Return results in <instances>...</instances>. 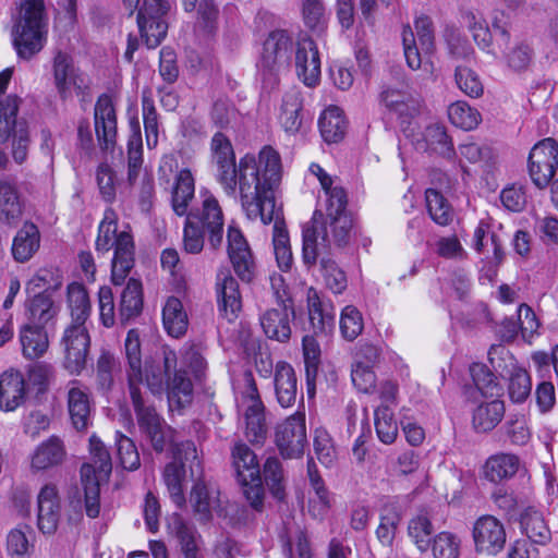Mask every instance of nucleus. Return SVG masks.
Wrapping results in <instances>:
<instances>
[{"label": "nucleus", "mask_w": 558, "mask_h": 558, "mask_svg": "<svg viewBox=\"0 0 558 558\" xmlns=\"http://www.w3.org/2000/svg\"><path fill=\"white\" fill-rule=\"evenodd\" d=\"M260 163L265 167L263 183L258 180V168L251 157L242 159L240 198L242 208L250 220L264 225L274 222L272 245L278 267L287 271L291 268L293 257L290 238L281 213L276 208L274 189L281 180V158L278 151L265 149L260 155Z\"/></svg>", "instance_id": "obj_1"}, {"label": "nucleus", "mask_w": 558, "mask_h": 558, "mask_svg": "<svg viewBox=\"0 0 558 558\" xmlns=\"http://www.w3.org/2000/svg\"><path fill=\"white\" fill-rule=\"evenodd\" d=\"M323 191L326 196V215L316 210L303 228L302 257L307 266L316 263L319 248L347 244L353 228L352 216L347 209L348 195L340 180Z\"/></svg>", "instance_id": "obj_2"}, {"label": "nucleus", "mask_w": 558, "mask_h": 558, "mask_svg": "<svg viewBox=\"0 0 558 558\" xmlns=\"http://www.w3.org/2000/svg\"><path fill=\"white\" fill-rule=\"evenodd\" d=\"M128 361V390L141 432L157 452H162L172 441L173 429L166 424L154 405L148 404L143 393V368L141 341L137 330L131 329L124 342Z\"/></svg>", "instance_id": "obj_3"}, {"label": "nucleus", "mask_w": 558, "mask_h": 558, "mask_svg": "<svg viewBox=\"0 0 558 558\" xmlns=\"http://www.w3.org/2000/svg\"><path fill=\"white\" fill-rule=\"evenodd\" d=\"M177 354L163 348L161 355L145 363L143 384L155 396L167 393L171 410H181L192 402L193 384L184 371H177Z\"/></svg>", "instance_id": "obj_4"}, {"label": "nucleus", "mask_w": 558, "mask_h": 558, "mask_svg": "<svg viewBox=\"0 0 558 558\" xmlns=\"http://www.w3.org/2000/svg\"><path fill=\"white\" fill-rule=\"evenodd\" d=\"M48 17L44 0H21L12 31L13 45L20 58L29 60L47 43Z\"/></svg>", "instance_id": "obj_5"}, {"label": "nucleus", "mask_w": 558, "mask_h": 558, "mask_svg": "<svg viewBox=\"0 0 558 558\" xmlns=\"http://www.w3.org/2000/svg\"><path fill=\"white\" fill-rule=\"evenodd\" d=\"M114 248L111 267V280L122 284L134 265V243L126 231L118 233V215L112 208H107L98 227L96 250L107 253Z\"/></svg>", "instance_id": "obj_6"}, {"label": "nucleus", "mask_w": 558, "mask_h": 558, "mask_svg": "<svg viewBox=\"0 0 558 558\" xmlns=\"http://www.w3.org/2000/svg\"><path fill=\"white\" fill-rule=\"evenodd\" d=\"M267 148L277 151L271 146H264L259 150L257 157L251 154H246L240 159L239 165H236L235 153L230 140L221 132L214 134L210 141V150L213 163L216 167V179L228 196L235 197L236 195V186L240 187L241 180V162L242 159L246 157L254 159L255 165L258 168L257 178L260 183H263L265 178V167L260 163V155Z\"/></svg>", "instance_id": "obj_7"}, {"label": "nucleus", "mask_w": 558, "mask_h": 558, "mask_svg": "<svg viewBox=\"0 0 558 558\" xmlns=\"http://www.w3.org/2000/svg\"><path fill=\"white\" fill-rule=\"evenodd\" d=\"M292 38L286 31L271 32L263 44L258 70L266 88H274L279 76L290 64Z\"/></svg>", "instance_id": "obj_8"}, {"label": "nucleus", "mask_w": 558, "mask_h": 558, "mask_svg": "<svg viewBox=\"0 0 558 558\" xmlns=\"http://www.w3.org/2000/svg\"><path fill=\"white\" fill-rule=\"evenodd\" d=\"M186 464L189 465L191 476L201 475V461L195 444L191 440L182 441L174 446L173 461L165 466L162 474L170 498L180 508L185 504L183 482L185 478Z\"/></svg>", "instance_id": "obj_9"}, {"label": "nucleus", "mask_w": 558, "mask_h": 558, "mask_svg": "<svg viewBox=\"0 0 558 558\" xmlns=\"http://www.w3.org/2000/svg\"><path fill=\"white\" fill-rule=\"evenodd\" d=\"M236 404L244 416L247 440L252 444H263L267 436L265 407L252 373H245L243 376Z\"/></svg>", "instance_id": "obj_10"}, {"label": "nucleus", "mask_w": 558, "mask_h": 558, "mask_svg": "<svg viewBox=\"0 0 558 558\" xmlns=\"http://www.w3.org/2000/svg\"><path fill=\"white\" fill-rule=\"evenodd\" d=\"M489 361L500 376L508 379V392L515 403L526 400L531 393L532 380L527 371L521 366L514 356L504 347H498L489 352Z\"/></svg>", "instance_id": "obj_11"}, {"label": "nucleus", "mask_w": 558, "mask_h": 558, "mask_svg": "<svg viewBox=\"0 0 558 558\" xmlns=\"http://www.w3.org/2000/svg\"><path fill=\"white\" fill-rule=\"evenodd\" d=\"M275 444L284 459H298L307 445L305 413L296 411L275 429Z\"/></svg>", "instance_id": "obj_12"}, {"label": "nucleus", "mask_w": 558, "mask_h": 558, "mask_svg": "<svg viewBox=\"0 0 558 558\" xmlns=\"http://www.w3.org/2000/svg\"><path fill=\"white\" fill-rule=\"evenodd\" d=\"M170 9L166 0H144L137 14V24L142 39L149 49L161 44L167 35L168 24L165 15Z\"/></svg>", "instance_id": "obj_13"}, {"label": "nucleus", "mask_w": 558, "mask_h": 558, "mask_svg": "<svg viewBox=\"0 0 558 558\" xmlns=\"http://www.w3.org/2000/svg\"><path fill=\"white\" fill-rule=\"evenodd\" d=\"M529 174L533 183L543 189L553 180L558 168V143L551 137L536 143L529 155Z\"/></svg>", "instance_id": "obj_14"}, {"label": "nucleus", "mask_w": 558, "mask_h": 558, "mask_svg": "<svg viewBox=\"0 0 558 558\" xmlns=\"http://www.w3.org/2000/svg\"><path fill=\"white\" fill-rule=\"evenodd\" d=\"M202 206L191 210L186 217L193 218L201 228L207 231L210 246L216 250L222 243L225 217L216 196L208 190L199 191Z\"/></svg>", "instance_id": "obj_15"}, {"label": "nucleus", "mask_w": 558, "mask_h": 558, "mask_svg": "<svg viewBox=\"0 0 558 558\" xmlns=\"http://www.w3.org/2000/svg\"><path fill=\"white\" fill-rule=\"evenodd\" d=\"M64 368L72 375H80L86 367L90 337L86 325H69L61 338Z\"/></svg>", "instance_id": "obj_16"}, {"label": "nucleus", "mask_w": 558, "mask_h": 558, "mask_svg": "<svg viewBox=\"0 0 558 558\" xmlns=\"http://www.w3.org/2000/svg\"><path fill=\"white\" fill-rule=\"evenodd\" d=\"M415 34L410 26L402 32L404 57L408 65L416 70L421 66V51L425 54L432 53L434 49V31L428 16H418L414 22Z\"/></svg>", "instance_id": "obj_17"}, {"label": "nucleus", "mask_w": 558, "mask_h": 558, "mask_svg": "<svg viewBox=\"0 0 558 558\" xmlns=\"http://www.w3.org/2000/svg\"><path fill=\"white\" fill-rule=\"evenodd\" d=\"M472 536L476 551L487 555H496L506 543L504 524L493 515L478 518L473 525Z\"/></svg>", "instance_id": "obj_18"}, {"label": "nucleus", "mask_w": 558, "mask_h": 558, "mask_svg": "<svg viewBox=\"0 0 558 558\" xmlns=\"http://www.w3.org/2000/svg\"><path fill=\"white\" fill-rule=\"evenodd\" d=\"M218 310L227 320H234L241 308L242 298L236 279L228 269H221L216 278Z\"/></svg>", "instance_id": "obj_19"}, {"label": "nucleus", "mask_w": 558, "mask_h": 558, "mask_svg": "<svg viewBox=\"0 0 558 558\" xmlns=\"http://www.w3.org/2000/svg\"><path fill=\"white\" fill-rule=\"evenodd\" d=\"M60 497L53 484H46L37 496V526L43 534H53L60 521Z\"/></svg>", "instance_id": "obj_20"}, {"label": "nucleus", "mask_w": 558, "mask_h": 558, "mask_svg": "<svg viewBox=\"0 0 558 558\" xmlns=\"http://www.w3.org/2000/svg\"><path fill=\"white\" fill-rule=\"evenodd\" d=\"M294 317L293 304H278L259 315V323L267 338L286 342L291 337V320Z\"/></svg>", "instance_id": "obj_21"}, {"label": "nucleus", "mask_w": 558, "mask_h": 558, "mask_svg": "<svg viewBox=\"0 0 558 558\" xmlns=\"http://www.w3.org/2000/svg\"><path fill=\"white\" fill-rule=\"evenodd\" d=\"M95 132L101 149L113 147L117 136V116L113 104L108 96L98 98L95 105Z\"/></svg>", "instance_id": "obj_22"}, {"label": "nucleus", "mask_w": 558, "mask_h": 558, "mask_svg": "<svg viewBox=\"0 0 558 558\" xmlns=\"http://www.w3.org/2000/svg\"><path fill=\"white\" fill-rule=\"evenodd\" d=\"M295 68L299 78L308 87L318 84L320 78V59L315 43L304 38L298 43Z\"/></svg>", "instance_id": "obj_23"}, {"label": "nucleus", "mask_w": 558, "mask_h": 558, "mask_svg": "<svg viewBox=\"0 0 558 558\" xmlns=\"http://www.w3.org/2000/svg\"><path fill=\"white\" fill-rule=\"evenodd\" d=\"M68 409L71 422L77 430L86 429L90 422L89 390L78 380L69 384Z\"/></svg>", "instance_id": "obj_24"}, {"label": "nucleus", "mask_w": 558, "mask_h": 558, "mask_svg": "<svg viewBox=\"0 0 558 558\" xmlns=\"http://www.w3.org/2000/svg\"><path fill=\"white\" fill-rule=\"evenodd\" d=\"M66 456L63 441L50 436L36 446L31 454V469L35 472L52 470L62 464Z\"/></svg>", "instance_id": "obj_25"}, {"label": "nucleus", "mask_w": 558, "mask_h": 558, "mask_svg": "<svg viewBox=\"0 0 558 558\" xmlns=\"http://www.w3.org/2000/svg\"><path fill=\"white\" fill-rule=\"evenodd\" d=\"M26 398V383L23 374L10 369L0 376V409L7 412L16 410Z\"/></svg>", "instance_id": "obj_26"}, {"label": "nucleus", "mask_w": 558, "mask_h": 558, "mask_svg": "<svg viewBox=\"0 0 558 558\" xmlns=\"http://www.w3.org/2000/svg\"><path fill=\"white\" fill-rule=\"evenodd\" d=\"M307 475L311 485L308 498V512L316 519H323L331 508L332 495L320 477L316 464L310 460Z\"/></svg>", "instance_id": "obj_27"}, {"label": "nucleus", "mask_w": 558, "mask_h": 558, "mask_svg": "<svg viewBox=\"0 0 558 558\" xmlns=\"http://www.w3.org/2000/svg\"><path fill=\"white\" fill-rule=\"evenodd\" d=\"M274 386L278 403L282 408H291L298 396V378L289 363L280 361L276 364Z\"/></svg>", "instance_id": "obj_28"}, {"label": "nucleus", "mask_w": 558, "mask_h": 558, "mask_svg": "<svg viewBox=\"0 0 558 558\" xmlns=\"http://www.w3.org/2000/svg\"><path fill=\"white\" fill-rule=\"evenodd\" d=\"M195 196V180L189 169H181L171 189V207L178 216H186Z\"/></svg>", "instance_id": "obj_29"}, {"label": "nucleus", "mask_w": 558, "mask_h": 558, "mask_svg": "<svg viewBox=\"0 0 558 558\" xmlns=\"http://www.w3.org/2000/svg\"><path fill=\"white\" fill-rule=\"evenodd\" d=\"M22 213L23 204L15 183L0 180V223L15 226Z\"/></svg>", "instance_id": "obj_30"}, {"label": "nucleus", "mask_w": 558, "mask_h": 558, "mask_svg": "<svg viewBox=\"0 0 558 558\" xmlns=\"http://www.w3.org/2000/svg\"><path fill=\"white\" fill-rule=\"evenodd\" d=\"M505 415V403L500 399L480 402L472 412V426L477 433L493 430Z\"/></svg>", "instance_id": "obj_31"}, {"label": "nucleus", "mask_w": 558, "mask_h": 558, "mask_svg": "<svg viewBox=\"0 0 558 558\" xmlns=\"http://www.w3.org/2000/svg\"><path fill=\"white\" fill-rule=\"evenodd\" d=\"M302 97L298 89L288 90L280 107L279 121L283 130L289 134H296L302 125Z\"/></svg>", "instance_id": "obj_32"}, {"label": "nucleus", "mask_w": 558, "mask_h": 558, "mask_svg": "<svg viewBox=\"0 0 558 558\" xmlns=\"http://www.w3.org/2000/svg\"><path fill=\"white\" fill-rule=\"evenodd\" d=\"M40 234L37 226L25 222L13 239L12 255L16 262L28 260L39 248Z\"/></svg>", "instance_id": "obj_33"}, {"label": "nucleus", "mask_w": 558, "mask_h": 558, "mask_svg": "<svg viewBox=\"0 0 558 558\" xmlns=\"http://www.w3.org/2000/svg\"><path fill=\"white\" fill-rule=\"evenodd\" d=\"M231 457L239 483H246L247 480L260 475L257 457L245 444H235L231 450Z\"/></svg>", "instance_id": "obj_34"}, {"label": "nucleus", "mask_w": 558, "mask_h": 558, "mask_svg": "<svg viewBox=\"0 0 558 558\" xmlns=\"http://www.w3.org/2000/svg\"><path fill=\"white\" fill-rule=\"evenodd\" d=\"M22 353L28 360H35L44 355L49 341L45 327L25 324L20 330Z\"/></svg>", "instance_id": "obj_35"}, {"label": "nucleus", "mask_w": 558, "mask_h": 558, "mask_svg": "<svg viewBox=\"0 0 558 558\" xmlns=\"http://www.w3.org/2000/svg\"><path fill=\"white\" fill-rule=\"evenodd\" d=\"M307 307L310 323L315 332H326L335 326L336 313L330 304L320 301L317 292L308 290Z\"/></svg>", "instance_id": "obj_36"}, {"label": "nucleus", "mask_w": 558, "mask_h": 558, "mask_svg": "<svg viewBox=\"0 0 558 558\" xmlns=\"http://www.w3.org/2000/svg\"><path fill=\"white\" fill-rule=\"evenodd\" d=\"M59 308L54 305L50 294L39 292L34 295L26 305L28 323L34 326L45 327L58 315Z\"/></svg>", "instance_id": "obj_37"}, {"label": "nucleus", "mask_w": 558, "mask_h": 558, "mask_svg": "<svg viewBox=\"0 0 558 558\" xmlns=\"http://www.w3.org/2000/svg\"><path fill=\"white\" fill-rule=\"evenodd\" d=\"M520 459L512 453H497L489 457L484 465V474L490 482L497 483L515 475Z\"/></svg>", "instance_id": "obj_38"}, {"label": "nucleus", "mask_w": 558, "mask_h": 558, "mask_svg": "<svg viewBox=\"0 0 558 558\" xmlns=\"http://www.w3.org/2000/svg\"><path fill=\"white\" fill-rule=\"evenodd\" d=\"M318 126L325 142L337 143L341 141L347 129L342 110L337 106L326 108L319 117Z\"/></svg>", "instance_id": "obj_39"}, {"label": "nucleus", "mask_w": 558, "mask_h": 558, "mask_svg": "<svg viewBox=\"0 0 558 558\" xmlns=\"http://www.w3.org/2000/svg\"><path fill=\"white\" fill-rule=\"evenodd\" d=\"M162 323L168 335L173 338H180L186 332L187 315L179 299L171 296L167 300L162 308Z\"/></svg>", "instance_id": "obj_40"}, {"label": "nucleus", "mask_w": 558, "mask_h": 558, "mask_svg": "<svg viewBox=\"0 0 558 558\" xmlns=\"http://www.w3.org/2000/svg\"><path fill=\"white\" fill-rule=\"evenodd\" d=\"M68 307L71 315L70 325H86L92 312L88 293L83 284L73 282L68 287Z\"/></svg>", "instance_id": "obj_41"}, {"label": "nucleus", "mask_w": 558, "mask_h": 558, "mask_svg": "<svg viewBox=\"0 0 558 558\" xmlns=\"http://www.w3.org/2000/svg\"><path fill=\"white\" fill-rule=\"evenodd\" d=\"M190 502L199 519L207 521L210 519L211 512L219 507L218 493L208 488L204 482L198 481L193 486Z\"/></svg>", "instance_id": "obj_42"}, {"label": "nucleus", "mask_w": 558, "mask_h": 558, "mask_svg": "<svg viewBox=\"0 0 558 558\" xmlns=\"http://www.w3.org/2000/svg\"><path fill=\"white\" fill-rule=\"evenodd\" d=\"M130 126L132 134L128 141V180L130 184L133 185L141 173L143 163V143L138 119H133L130 122Z\"/></svg>", "instance_id": "obj_43"}, {"label": "nucleus", "mask_w": 558, "mask_h": 558, "mask_svg": "<svg viewBox=\"0 0 558 558\" xmlns=\"http://www.w3.org/2000/svg\"><path fill=\"white\" fill-rule=\"evenodd\" d=\"M521 529L527 536V541L534 544H546L550 541L551 533L542 513L534 508H527L520 519Z\"/></svg>", "instance_id": "obj_44"}, {"label": "nucleus", "mask_w": 558, "mask_h": 558, "mask_svg": "<svg viewBox=\"0 0 558 558\" xmlns=\"http://www.w3.org/2000/svg\"><path fill=\"white\" fill-rule=\"evenodd\" d=\"M303 357L305 364V380L307 395L313 397L316 389V376L320 362V348L317 340L312 336H305L302 341Z\"/></svg>", "instance_id": "obj_45"}, {"label": "nucleus", "mask_w": 558, "mask_h": 558, "mask_svg": "<svg viewBox=\"0 0 558 558\" xmlns=\"http://www.w3.org/2000/svg\"><path fill=\"white\" fill-rule=\"evenodd\" d=\"M22 99L16 95H9L0 100V142H5L20 124L26 123L17 120V111Z\"/></svg>", "instance_id": "obj_46"}, {"label": "nucleus", "mask_w": 558, "mask_h": 558, "mask_svg": "<svg viewBox=\"0 0 558 558\" xmlns=\"http://www.w3.org/2000/svg\"><path fill=\"white\" fill-rule=\"evenodd\" d=\"M142 306V283L131 278L121 294L119 307L121 320L125 323L136 317L141 313Z\"/></svg>", "instance_id": "obj_47"}, {"label": "nucleus", "mask_w": 558, "mask_h": 558, "mask_svg": "<svg viewBox=\"0 0 558 558\" xmlns=\"http://www.w3.org/2000/svg\"><path fill=\"white\" fill-rule=\"evenodd\" d=\"M53 78L58 93L66 97L71 87L75 85V68L66 53L59 51L53 58Z\"/></svg>", "instance_id": "obj_48"}, {"label": "nucleus", "mask_w": 558, "mask_h": 558, "mask_svg": "<svg viewBox=\"0 0 558 558\" xmlns=\"http://www.w3.org/2000/svg\"><path fill=\"white\" fill-rule=\"evenodd\" d=\"M90 462L95 466V474L92 480L107 481L112 471V461L109 451L99 437L93 435L89 438Z\"/></svg>", "instance_id": "obj_49"}, {"label": "nucleus", "mask_w": 558, "mask_h": 558, "mask_svg": "<svg viewBox=\"0 0 558 558\" xmlns=\"http://www.w3.org/2000/svg\"><path fill=\"white\" fill-rule=\"evenodd\" d=\"M95 474V466L92 464H83L81 468V477L85 493V511L86 514L94 519L99 515V486L102 481L92 480Z\"/></svg>", "instance_id": "obj_50"}, {"label": "nucleus", "mask_w": 558, "mask_h": 558, "mask_svg": "<svg viewBox=\"0 0 558 558\" xmlns=\"http://www.w3.org/2000/svg\"><path fill=\"white\" fill-rule=\"evenodd\" d=\"M434 526L426 514H417L408 523V536L421 553H426L432 544Z\"/></svg>", "instance_id": "obj_51"}, {"label": "nucleus", "mask_w": 558, "mask_h": 558, "mask_svg": "<svg viewBox=\"0 0 558 558\" xmlns=\"http://www.w3.org/2000/svg\"><path fill=\"white\" fill-rule=\"evenodd\" d=\"M425 201L429 217L435 223L448 226L453 220V209L440 192L435 189H427Z\"/></svg>", "instance_id": "obj_52"}, {"label": "nucleus", "mask_w": 558, "mask_h": 558, "mask_svg": "<svg viewBox=\"0 0 558 558\" xmlns=\"http://www.w3.org/2000/svg\"><path fill=\"white\" fill-rule=\"evenodd\" d=\"M448 117L453 125L466 131L475 129L482 120L478 110L465 101L451 104L448 107Z\"/></svg>", "instance_id": "obj_53"}, {"label": "nucleus", "mask_w": 558, "mask_h": 558, "mask_svg": "<svg viewBox=\"0 0 558 558\" xmlns=\"http://www.w3.org/2000/svg\"><path fill=\"white\" fill-rule=\"evenodd\" d=\"M375 429L379 440L386 445L392 444L398 435V425L393 413L387 405H378L374 413Z\"/></svg>", "instance_id": "obj_54"}, {"label": "nucleus", "mask_w": 558, "mask_h": 558, "mask_svg": "<svg viewBox=\"0 0 558 558\" xmlns=\"http://www.w3.org/2000/svg\"><path fill=\"white\" fill-rule=\"evenodd\" d=\"M117 366L116 356L108 350H101L96 364V384L100 391L108 392L112 389L114 383L113 371Z\"/></svg>", "instance_id": "obj_55"}, {"label": "nucleus", "mask_w": 558, "mask_h": 558, "mask_svg": "<svg viewBox=\"0 0 558 558\" xmlns=\"http://www.w3.org/2000/svg\"><path fill=\"white\" fill-rule=\"evenodd\" d=\"M174 526L175 534L180 543V548L184 558H201V537L197 532L181 520H177L174 522Z\"/></svg>", "instance_id": "obj_56"}, {"label": "nucleus", "mask_w": 558, "mask_h": 558, "mask_svg": "<svg viewBox=\"0 0 558 558\" xmlns=\"http://www.w3.org/2000/svg\"><path fill=\"white\" fill-rule=\"evenodd\" d=\"M461 539L458 535L442 531L433 538L432 551L434 558H459Z\"/></svg>", "instance_id": "obj_57"}, {"label": "nucleus", "mask_w": 558, "mask_h": 558, "mask_svg": "<svg viewBox=\"0 0 558 558\" xmlns=\"http://www.w3.org/2000/svg\"><path fill=\"white\" fill-rule=\"evenodd\" d=\"M313 446L318 461L329 468L337 460V450L332 438L325 428H316L314 430Z\"/></svg>", "instance_id": "obj_58"}, {"label": "nucleus", "mask_w": 558, "mask_h": 558, "mask_svg": "<svg viewBox=\"0 0 558 558\" xmlns=\"http://www.w3.org/2000/svg\"><path fill=\"white\" fill-rule=\"evenodd\" d=\"M423 136L428 149L441 156L451 157L452 143L442 125L433 124L427 126Z\"/></svg>", "instance_id": "obj_59"}, {"label": "nucleus", "mask_w": 558, "mask_h": 558, "mask_svg": "<svg viewBox=\"0 0 558 558\" xmlns=\"http://www.w3.org/2000/svg\"><path fill=\"white\" fill-rule=\"evenodd\" d=\"M116 447L118 459L123 469L133 471L140 466V453L131 438L121 432H116Z\"/></svg>", "instance_id": "obj_60"}, {"label": "nucleus", "mask_w": 558, "mask_h": 558, "mask_svg": "<svg viewBox=\"0 0 558 558\" xmlns=\"http://www.w3.org/2000/svg\"><path fill=\"white\" fill-rule=\"evenodd\" d=\"M364 328V322L361 312L353 305H347L340 316V330L349 341L354 340L361 335Z\"/></svg>", "instance_id": "obj_61"}, {"label": "nucleus", "mask_w": 558, "mask_h": 558, "mask_svg": "<svg viewBox=\"0 0 558 558\" xmlns=\"http://www.w3.org/2000/svg\"><path fill=\"white\" fill-rule=\"evenodd\" d=\"M142 109L146 143L148 148H153L158 143V114L154 100L146 94H143L142 96Z\"/></svg>", "instance_id": "obj_62"}, {"label": "nucleus", "mask_w": 558, "mask_h": 558, "mask_svg": "<svg viewBox=\"0 0 558 558\" xmlns=\"http://www.w3.org/2000/svg\"><path fill=\"white\" fill-rule=\"evenodd\" d=\"M264 477L272 495L278 499H282L284 496V486L282 483L283 470L277 458L269 457L266 460L264 464Z\"/></svg>", "instance_id": "obj_63"}, {"label": "nucleus", "mask_w": 558, "mask_h": 558, "mask_svg": "<svg viewBox=\"0 0 558 558\" xmlns=\"http://www.w3.org/2000/svg\"><path fill=\"white\" fill-rule=\"evenodd\" d=\"M473 381L477 390L485 397L498 396L500 388L496 383V378L492 372H489L482 364H474L470 368Z\"/></svg>", "instance_id": "obj_64"}]
</instances>
